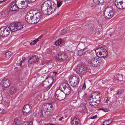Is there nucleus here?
<instances>
[{
    "mask_svg": "<svg viewBox=\"0 0 125 125\" xmlns=\"http://www.w3.org/2000/svg\"><path fill=\"white\" fill-rule=\"evenodd\" d=\"M56 4L52 0H48L44 2L42 6V13L45 15H50L55 10Z\"/></svg>",
    "mask_w": 125,
    "mask_h": 125,
    "instance_id": "obj_1",
    "label": "nucleus"
},
{
    "mask_svg": "<svg viewBox=\"0 0 125 125\" xmlns=\"http://www.w3.org/2000/svg\"><path fill=\"white\" fill-rule=\"evenodd\" d=\"M100 98L99 93L96 92L92 93L89 99L90 104L93 106H97L100 102Z\"/></svg>",
    "mask_w": 125,
    "mask_h": 125,
    "instance_id": "obj_2",
    "label": "nucleus"
},
{
    "mask_svg": "<svg viewBox=\"0 0 125 125\" xmlns=\"http://www.w3.org/2000/svg\"><path fill=\"white\" fill-rule=\"evenodd\" d=\"M103 12V15L104 17L106 19L111 18L114 14V13L112 9L110 6H107L105 8Z\"/></svg>",
    "mask_w": 125,
    "mask_h": 125,
    "instance_id": "obj_3",
    "label": "nucleus"
},
{
    "mask_svg": "<svg viewBox=\"0 0 125 125\" xmlns=\"http://www.w3.org/2000/svg\"><path fill=\"white\" fill-rule=\"evenodd\" d=\"M96 55L99 57L104 58L108 56V52L107 50L103 47L98 48L95 50Z\"/></svg>",
    "mask_w": 125,
    "mask_h": 125,
    "instance_id": "obj_4",
    "label": "nucleus"
},
{
    "mask_svg": "<svg viewBox=\"0 0 125 125\" xmlns=\"http://www.w3.org/2000/svg\"><path fill=\"white\" fill-rule=\"evenodd\" d=\"M60 88L66 94L68 95L71 93V88L68 84L65 83H61L60 85Z\"/></svg>",
    "mask_w": 125,
    "mask_h": 125,
    "instance_id": "obj_5",
    "label": "nucleus"
},
{
    "mask_svg": "<svg viewBox=\"0 0 125 125\" xmlns=\"http://www.w3.org/2000/svg\"><path fill=\"white\" fill-rule=\"evenodd\" d=\"M101 60H98L96 57L91 56L89 59V63L93 66L97 67L101 64Z\"/></svg>",
    "mask_w": 125,
    "mask_h": 125,
    "instance_id": "obj_6",
    "label": "nucleus"
},
{
    "mask_svg": "<svg viewBox=\"0 0 125 125\" xmlns=\"http://www.w3.org/2000/svg\"><path fill=\"white\" fill-rule=\"evenodd\" d=\"M23 27L21 23H13L10 25V29L12 31H14L22 29Z\"/></svg>",
    "mask_w": 125,
    "mask_h": 125,
    "instance_id": "obj_7",
    "label": "nucleus"
},
{
    "mask_svg": "<svg viewBox=\"0 0 125 125\" xmlns=\"http://www.w3.org/2000/svg\"><path fill=\"white\" fill-rule=\"evenodd\" d=\"M79 77L78 76H71L69 79V83L73 87L77 85L79 83Z\"/></svg>",
    "mask_w": 125,
    "mask_h": 125,
    "instance_id": "obj_8",
    "label": "nucleus"
},
{
    "mask_svg": "<svg viewBox=\"0 0 125 125\" xmlns=\"http://www.w3.org/2000/svg\"><path fill=\"white\" fill-rule=\"evenodd\" d=\"M66 94L63 91L60 89L57 90L55 93V97L56 99L59 100H62L64 99Z\"/></svg>",
    "mask_w": 125,
    "mask_h": 125,
    "instance_id": "obj_9",
    "label": "nucleus"
},
{
    "mask_svg": "<svg viewBox=\"0 0 125 125\" xmlns=\"http://www.w3.org/2000/svg\"><path fill=\"white\" fill-rule=\"evenodd\" d=\"M88 26L89 29L92 34L97 35L101 31L100 28H96V26H94L93 24L91 23H90L88 25Z\"/></svg>",
    "mask_w": 125,
    "mask_h": 125,
    "instance_id": "obj_10",
    "label": "nucleus"
},
{
    "mask_svg": "<svg viewBox=\"0 0 125 125\" xmlns=\"http://www.w3.org/2000/svg\"><path fill=\"white\" fill-rule=\"evenodd\" d=\"M76 72L81 77L85 74L87 72V69L83 66H77L76 69Z\"/></svg>",
    "mask_w": 125,
    "mask_h": 125,
    "instance_id": "obj_11",
    "label": "nucleus"
},
{
    "mask_svg": "<svg viewBox=\"0 0 125 125\" xmlns=\"http://www.w3.org/2000/svg\"><path fill=\"white\" fill-rule=\"evenodd\" d=\"M32 107L29 104H26L23 107V113L24 116H27L32 112Z\"/></svg>",
    "mask_w": 125,
    "mask_h": 125,
    "instance_id": "obj_12",
    "label": "nucleus"
},
{
    "mask_svg": "<svg viewBox=\"0 0 125 125\" xmlns=\"http://www.w3.org/2000/svg\"><path fill=\"white\" fill-rule=\"evenodd\" d=\"M16 3L18 4V5L16 4L14 7L10 9L11 10L15 11L18 10L19 9H24L26 8L23 4H22L21 1L20 3H19V2L18 0H16Z\"/></svg>",
    "mask_w": 125,
    "mask_h": 125,
    "instance_id": "obj_13",
    "label": "nucleus"
},
{
    "mask_svg": "<svg viewBox=\"0 0 125 125\" xmlns=\"http://www.w3.org/2000/svg\"><path fill=\"white\" fill-rule=\"evenodd\" d=\"M41 16L39 12L35 13L32 19L30 24H33L37 23L40 20Z\"/></svg>",
    "mask_w": 125,
    "mask_h": 125,
    "instance_id": "obj_14",
    "label": "nucleus"
},
{
    "mask_svg": "<svg viewBox=\"0 0 125 125\" xmlns=\"http://www.w3.org/2000/svg\"><path fill=\"white\" fill-rule=\"evenodd\" d=\"M34 15L32 11H30L27 12L26 16V21L27 22L30 24L32 19L34 16Z\"/></svg>",
    "mask_w": 125,
    "mask_h": 125,
    "instance_id": "obj_15",
    "label": "nucleus"
},
{
    "mask_svg": "<svg viewBox=\"0 0 125 125\" xmlns=\"http://www.w3.org/2000/svg\"><path fill=\"white\" fill-rule=\"evenodd\" d=\"M0 84L2 87L7 88L10 86V81L8 79H4L1 81Z\"/></svg>",
    "mask_w": 125,
    "mask_h": 125,
    "instance_id": "obj_16",
    "label": "nucleus"
},
{
    "mask_svg": "<svg viewBox=\"0 0 125 125\" xmlns=\"http://www.w3.org/2000/svg\"><path fill=\"white\" fill-rule=\"evenodd\" d=\"M58 58L59 60H65L68 58L67 55L64 53H59L58 54Z\"/></svg>",
    "mask_w": 125,
    "mask_h": 125,
    "instance_id": "obj_17",
    "label": "nucleus"
},
{
    "mask_svg": "<svg viewBox=\"0 0 125 125\" xmlns=\"http://www.w3.org/2000/svg\"><path fill=\"white\" fill-rule=\"evenodd\" d=\"M38 57L35 55L31 57L29 60L28 62L30 64L36 62L38 60Z\"/></svg>",
    "mask_w": 125,
    "mask_h": 125,
    "instance_id": "obj_18",
    "label": "nucleus"
},
{
    "mask_svg": "<svg viewBox=\"0 0 125 125\" xmlns=\"http://www.w3.org/2000/svg\"><path fill=\"white\" fill-rule=\"evenodd\" d=\"M36 0H22V4H23L24 5L26 8L28 6V4L30 2H35Z\"/></svg>",
    "mask_w": 125,
    "mask_h": 125,
    "instance_id": "obj_19",
    "label": "nucleus"
},
{
    "mask_svg": "<svg viewBox=\"0 0 125 125\" xmlns=\"http://www.w3.org/2000/svg\"><path fill=\"white\" fill-rule=\"evenodd\" d=\"M4 31L3 37H7L10 34V31H11L10 28H8L7 29L6 27H4Z\"/></svg>",
    "mask_w": 125,
    "mask_h": 125,
    "instance_id": "obj_20",
    "label": "nucleus"
},
{
    "mask_svg": "<svg viewBox=\"0 0 125 125\" xmlns=\"http://www.w3.org/2000/svg\"><path fill=\"white\" fill-rule=\"evenodd\" d=\"M17 91L16 87L14 86H12L10 87L9 89V92L11 94H15Z\"/></svg>",
    "mask_w": 125,
    "mask_h": 125,
    "instance_id": "obj_21",
    "label": "nucleus"
},
{
    "mask_svg": "<svg viewBox=\"0 0 125 125\" xmlns=\"http://www.w3.org/2000/svg\"><path fill=\"white\" fill-rule=\"evenodd\" d=\"M43 111L42 112V117H43L44 118H47L49 116H50V113H51L49 111L46 110L45 112L44 111V112L43 113Z\"/></svg>",
    "mask_w": 125,
    "mask_h": 125,
    "instance_id": "obj_22",
    "label": "nucleus"
},
{
    "mask_svg": "<svg viewBox=\"0 0 125 125\" xmlns=\"http://www.w3.org/2000/svg\"><path fill=\"white\" fill-rule=\"evenodd\" d=\"M48 78V82L49 83V82L50 81L51 82V83L48 86H47L45 87L46 89L47 90H48L49 89H50V88L51 87L52 84V83L53 82V78L52 77H48L46 78V79H47Z\"/></svg>",
    "mask_w": 125,
    "mask_h": 125,
    "instance_id": "obj_23",
    "label": "nucleus"
},
{
    "mask_svg": "<svg viewBox=\"0 0 125 125\" xmlns=\"http://www.w3.org/2000/svg\"><path fill=\"white\" fill-rule=\"evenodd\" d=\"M122 2L121 1H118L117 0H116L115 1V4L116 6L118 8L122 9Z\"/></svg>",
    "mask_w": 125,
    "mask_h": 125,
    "instance_id": "obj_24",
    "label": "nucleus"
},
{
    "mask_svg": "<svg viewBox=\"0 0 125 125\" xmlns=\"http://www.w3.org/2000/svg\"><path fill=\"white\" fill-rule=\"evenodd\" d=\"M56 52V50L55 48H50L49 49L48 51V54L51 55H53Z\"/></svg>",
    "mask_w": 125,
    "mask_h": 125,
    "instance_id": "obj_25",
    "label": "nucleus"
},
{
    "mask_svg": "<svg viewBox=\"0 0 125 125\" xmlns=\"http://www.w3.org/2000/svg\"><path fill=\"white\" fill-rule=\"evenodd\" d=\"M113 120L112 118H111L108 120H105L104 121L103 125H108L111 123L113 121Z\"/></svg>",
    "mask_w": 125,
    "mask_h": 125,
    "instance_id": "obj_26",
    "label": "nucleus"
},
{
    "mask_svg": "<svg viewBox=\"0 0 125 125\" xmlns=\"http://www.w3.org/2000/svg\"><path fill=\"white\" fill-rule=\"evenodd\" d=\"M42 70L43 72L44 73H46L50 71V69L49 68L48 66H47L43 68Z\"/></svg>",
    "mask_w": 125,
    "mask_h": 125,
    "instance_id": "obj_27",
    "label": "nucleus"
},
{
    "mask_svg": "<svg viewBox=\"0 0 125 125\" xmlns=\"http://www.w3.org/2000/svg\"><path fill=\"white\" fill-rule=\"evenodd\" d=\"M47 104L48 105V106L47 110L50 112L51 113H52L53 110L52 105L50 104V103H48Z\"/></svg>",
    "mask_w": 125,
    "mask_h": 125,
    "instance_id": "obj_28",
    "label": "nucleus"
},
{
    "mask_svg": "<svg viewBox=\"0 0 125 125\" xmlns=\"http://www.w3.org/2000/svg\"><path fill=\"white\" fill-rule=\"evenodd\" d=\"M14 122L15 125H21V124L20 120L17 119H15Z\"/></svg>",
    "mask_w": 125,
    "mask_h": 125,
    "instance_id": "obj_29",
    "label": "nucleus"
},
{
    "mask_svg": "<svg viewBox=\"0 0 125 125\" xmlns=\"http://www.w3.org/2000/svg\"><path fill=\"white\" fill-rule=\"evenodd\" d=\"M4 28V27H3L0 29V36L3 37Z\"/></svg>",
    "mask_w": 125,
    "mask_h": 125,
    "instance_id": "obj_30",
    "label": "nucleus"
},
{
    "mask_svg": "<svg viewBox=\"0 0 125 125\" xmlns=\"http://www.w3.org/2000/svg\"><path fill=\"white\" fill-rule=\"evenodd\" d=\"M33 122L31 121H25L22 124L23 125H32Z\"/></svg>",
    "mask_w": 125,
    "mask_h": 125,
    "instance_id": "obj_31",
    "label": "nucleus"
},
{
    "mask_svg": "<svg viewBox=\"0 0 125 125\" xmlns=\"http://www.w3.org/2000/svg\"><path fill=\"white\" fill-rule=\"evenodd\" d=\"M72 125H78V122L76 121V119L74 118L71 121Z\"/></svg>",
    "mask_w": 125,
    "mask_h": 125,
    "instance_id": "obj_32",
    "label": "nucleus"
},
{
    "mask_svg": "<svg viewBox=\"0 0 125 125\" xmlns=\"http://www.w3.org/2000/svg\"><path fill=\"white\" fill-rule=\"evenodd\" d=\"M84 13H83L82 14H79L77 15H76L75 16V17L76 18H78L79 19H80L82 17H83L84 14Z\"/></svg>",
    "mask_w": 125,
    "mask_h": 125,
    "instance_id": "obj_33",
    "label": "nucleus"
},
{
    "mask_svg": "<svg viewBox=\"0 0 125 125\" xmlns=\"http://www.w3.org/2000/svg\"><path fill=\"white\" fill-rule=\"evenodd\" d=\"M124 92L123 89H119L117 91L116 94L119 95L122 94Z\"/></svg>",
    "mask_w": 125,
    "mask_h": 125,
    "instance_id": "obj_34",
    "label": "nucleus"
},
{
    "mask_svg": "<svg viewBox=\"0 0 125 125\" xmlns=\"http://www.w3.org/2000/svg\"><path fill=\"white\" fill-rule=\"evenodd\" d=\"M81 47L80 49L81 50H82L84 53L88 50V49L87 48V47Z\"/></svg>",
    "mask_w": 125,
    "mask_h": 125,
    "instance_id": "obj_35",
    "label": "nucleus"
},
{
    "mask_svg": "<svg viewBox=\"0 0 125 125\" xmlns=\"http://www.w3.org/2000/svg\"><path fill=\"white\" fill-rule=\"evenodd\" d=\"M16 2H11L10 4L9 5V7L10 9L12 7H13L16 4Z\"/></svg>",
    "mask_w": 125,
    "mask_h": 125,
    "instance_id": "obj_36",
    "label": "nucleus"
},
{
    "mask_svg": "<svg viewBox=\"0 0 125 125\" xmlns=\"http://www.w3.org/2000/svg\"><path fill=\"white\" fill-rule=\"evenodd\" d=\"M62 41L61 39H59L56 41L55 43L56 45L58 46L60 45L62 43Z\"/></svg>",
    "mask_w": 125,
    "mask_h": 125,
    "instance_id": "obj_37",
    "label": "nucleus"
},
{
    "mask_svg": "<svg viewBox=\"0 0 125 125\" xmlns=\"http://www.w3.org/2000/svg\"><path fill=\"white\" fill-rule=\"evenodd\" d=\"M38 41V39H36V40H33L32 42L30 43V44L31 45L35 44Z\"/></svg>",
    "mask_w": 125,
    "mask_h": 125,
    "instance_id": "obj_38",
    "label": "nucleus"
},
{
    "mask_svg": "<svg viewBox=\"0 0 125 125\" xmlns=\"http://www.w3.org/2000/svg\"><path fill=\"white\" fill-rule=\"evenodd\" d=\"M83 53H84L82 50H81L78 51L77 54L78 55L80 56L83 54Z\"/></svg>",
    "mask_w": 125,
    "mask_h": 125,
    "instance_id": "obj_39",
    "label": "nucleus"
},
{
    "mask_svg": "<svg viewBox=\"0 0 125 125\" xmlns=\"http://www.w3.org/2000/svg\"><path fill=\"white\" fill-rule=\"evenodd\" d=\"M86 88V85L85 82H84L83 85L82 87V88L80 89L79 92H80L81 91H82L84 90H85Z\"/></svg>",
    "mask_w": 125,
    "mask_h": 125,
    "instance_id": "obj_40",
    "label": "nucleus"
},
{
    "mask_svg": "<svg viewBox=\"0 0 125 125\" xmlns=\"http://www.w3.org/2000/svg\"><path fill=\"white\" fill-rule=\"evenodd\" d=\"M11 54V52L10 51H9L6 52L5 54V56L6 57H8L10 56Z\"/></svg>",
    "mask_w": 125,
    "mask_h": 125,
    "instance_id": "obj_41",
    "label": "nucleus"
},
{
    "mask_svg": "<svg viewBox=\"0 0 125 125\" xmlns=\"http://www.w3.org/2000/svg\"><path fill=\"white\" fill-rule=\"evenodd\" d=\"M99 110H102L105 112H106L109 111L108 109L104 108H102L99 109Z\"/></svg>",
    "mask_w": 125,
    "mask_h": 125,
    "instance_id": "obj_42",
    "label": "nucleus"
},
{
    "mask_svg": "<svg viewBox=\"0 0 125 125\" xmlns=\"http://www.w3.org/2000/svg\"><path fill=\"white\" fill-rule=\"evenodd\" d=\"M123 76L122 75H118L117 76L118 79L119 81L122 80Z\"/></svg>",
    "mask_w": 125,
    "mask_h": 125,
    "instance_id": "obj_43",
    "label": "nucleus"
},
{
    "mask_svg": "<svg viewBox=\"0 0 125 125\" xmlns=\"http://www.w3.org/2000/svg\"><path fill=\"white\" fill-rule=\"evenodd\" d=\"M66 30L67 29H66L62 30L61 31V34L62 35H63L65 34L66 32H67Z\"/></svg>",
    "mask_w": 125,
    "mask_h": 125,
    "instance_id": "obj_44",
    "label": "nucleus"
},
{
    "mask_svg": "<svg viewBox=\"0 0 125 125\" xmlns=\"http://www.w3.org/2000/svg\"><path fill=\"white\" fill-rule=\"evenodd\" d=\"M62 2L60 1H57V6L58 7H60L61 5Z\"/></svg>",
    "mask_w": 125,
    "mask_h": 125,
    "instance_id": "obj_45",
    "label": "nucleus"
},
{
    "mask_svg": "<svg viewBox=\"0 0 125 125\" xmlns=\"http://www.w3.org/2000/svg\"><path fill=\"white\" fill-rule=\"evenodd\" d=\"M93 1L94 3L96 4H99V0H93Z\"/></svg>",
    "mask_w": 125,
    "mask_h": 125,
    "instance_id": "obj_46",
    "label": "nucleus"
},
{
    "mask_svg": "<svg viewBox=\"0 0 125 125\" xmlns=\"http://www.w3.org/2000/svg\"><path fill=\"white\" fill-rule=\"evenodd\" d=\"M104 0H99V4L100 5H102L103 3H104Z\"/></svg>",
    "mask_w": 125,
    "mask_h": 125,
    "instance_id": "obj_47",
    "label": "nucleus"
},
{
    "mask_svg": "<svg viewBox=\"0 0 125 125\" xmlns=\"http://www.w3.org/2000/svg\"><path fill=\"white\" fill-rule=\"evenodd\" d=\"M6 111L3 109H0V114H2L5 113Z\"/></svg>",
    "mask_w": 125,
    "mask_h": 125,
    "instance_id": "obj_48",
    "label": "nucleus"
},
{
    "mask_svg": "<svg viewBox=\"0 0 125 125\" xmlns=\"http://www.w3.org/2000/svg\"><path fill=\"white\" fill-rule=\"evenodd\" d=\"M96 4L94 3H93L91 4V5L90 6L92 8H94L96 7Z\"/></svg>",
    "mask_w": 125,
    "mask_h": 125,
    "instance_id": "obj_49",
    "label": "nucleus"
},
{
    "mask_svg": "<svg viewBox=\"0 0 125 125\" xmlns=\"http://www.w3.org/2000/svg\"><path fill=\"white\" fill-rule=\"evenodd\" d=\"M122 9L125 8V3H122Z\"/></svg>",
    "mask_w": 125,
    "mask_h": 125,
    "instance_id": "obj_50",
    "label": "nucleus"
},
{
    "mask_svg": "<svg viewBox=\"0 0 125 125\" xmlns=\"http://www.w3.org/2000/svg\"><path fill=\"white\" fill-rule=\"evenodd\" d=\"M97 115H95L94 116H93L92 117H91V119H95V118L97 117Z\"/></svg>",
    "mask_w": 125,
    "mask_h": 125,
    "instance_id": "obj_51",
    "label": "nucleus"
},
{
    "mask_svg": "<svg viewBox=\"0 0 125 125\" xmlns=\"http://www.w3.org/2000/svg\"><path fill=\"white\" fill-rule=\"evenodd\" d=\"M2 96L0 94V102H1L2 100Z\"/></svg>",
    "mask_w": 125,
    "mask_h": 125,
    "instance_id": "obj_52",
    "label": "nucleus"
},
{
    "mask_svg": "<svg viewBox=\"0 0 125 125\" xmlns=\"http://www.w3.org/2000/svg\"><path fill=\"white\" fill-rule=\"evenodd\" d=\"M25 60V58H23L22 59V60L21 61V63H22L23 62H24V60Z\"/></svg>",
    "mask_w": 125,
    "mask_h": 125,
    "instance_id": "obj_53",
    "label": "nucleus"
},
{
    "mask_svg": "<svg viewBox=\"0 0 125 125\" xmlns=\"http://www.w3.org/2000/svg\"><path fill=\"white\" fill-rule=\"evenodd\" d=\"M43 36V35H41L38 38H37V39H38V41L39 40V39H41L42 37Z\"/></svg>",
    "mask_w": 125,
    "mask_h": 125,
    "instance_id": "obj_54",
    "label": "nucleus"
},
{
    "mask_svg": "<svg viewBox=\"0 0 125 125\" xmlns=\"http://www.w3.org/2000/svg\"><path fill=\"white\" fill-rule=\"evenodd\" d=\"M63 118V117L62 116L59 119V121H61L62 119Z\"/></svg>",
    "mask_w": 125,
    "mask_h": 125,
    "instance_id": "obj_55",
    "label": "nucleus"
},
{
    "mask_svg": "<svg viewBox=\"0 0 125 125\" xmlns=\"http://www.w3.org/2000/svg\"><path fill=\"white\" fill-rule=\"evenodd\" d=\"M121 1L122 3H125V0H122Z\"/></svg>",
    "mask_w": 125,
    "mask_h": 125,
    "instance_id": "obj_56",
    "label": "nucleus"
},
{
    "mask_svg": "<svg viewBox=\"0 0 125 125\" xmlns=\"http://www.w3.org/2000/svg\"><path fill=\"white\" fill-rule=\"evenodd\" d=\"M109 101V100L108 99V98L106 100V102L108 103V102Z\"/></svg>",
    "mask_w": 125,
    "mask_h": 125,
    "instance_id": "obj_57",
    "label": "nucleus"
},
{
    "mask_svg": "<svg viewBox=\"0 0 125 125\" xmlns=\"http://www.w3.org/2000/svg\"><path fill=\"white\" fill-rule=\"evenodd\" d=\"M51 125V124H45V125Z\"/></svg>",
    "mask_w": 125,
    "mask_h": 125,
    "instance_id": "obj_58",
    "label": "nucleus"
},
{
    "mask_svg": "<svg viewBox=\"0 0 125 125\" xmlns=\"http://www.w3.org/2000/svg\"><path fill=\"white\" fill-rule=\"evenodd\" d=\"M53 73H55V76L56 75V74L57 73H56L55 72H53Z\"/></svg>",
    "mask_w": 125,
    "mask_h": 125,
    "instance_id": "obj_59",
    "label": "nucleus"
},
{
    "mask_svg": "<svg viewBox=\"0 0 125 125\" xmlns=\"http://www.w3.org/2000/svg\"><path fill=\"white\" fill-rule=\"evenodd\" d=\"M7 0H2V1L3 2H5V1H6Z\"/></svg>",
    "mask_w": 125,
    "mask_h": 125,
    "instance_id": "obj_60",
    "label": "nucleus"
},
{
    "mask_svg": "<svg viewBox=\"0 0 125 125\" xmlns=\"http://www.w3.org/2000/svg\"><path fill=\"white\" fill-rule=\"evenodd\" d=\"M2 2H3L2 1H0V3H2Z\"/></svg>",
    "mask_w": 125,
    "mask_h": 125,
    "instance_id": "obj_61",
    "label": "nucleus"
},
{
    "mask_svg": "<svg viewBox=\"0 0 125 125\" xmlns=\"http://www.w3.org/2000/svg\"><path fill=\"white\" fill-rule=\"evenodd\" d=\"M54 125L52 124H51V125Z\"/></svg>",
    "mask_w": 125,
    "mask_h": 125,
    "instance_id": "obj_62",
    "label": "nucleus"
},
{
    "mask_svg": "<svg viewBox=\"0 0 125 125\" xmlns=\"http://www.w3.org/2000/svg\"><path fill=\"white\" fill-rule=\"evenodd\" d=\"M84 45H83V46H84Z\"/></svg>",
    "mask_w": 125,
    "mask_h": 125,
    "instance_id": "obj_63",
    "label": "nucleus"
}]
</instances>
